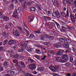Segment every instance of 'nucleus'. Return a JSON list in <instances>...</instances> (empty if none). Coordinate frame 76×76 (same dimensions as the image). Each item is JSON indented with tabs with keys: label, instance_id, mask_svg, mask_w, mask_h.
Segmentation results:
<instances>
[{
	"label": "nucleus",
	"instance_id": "obj_1",
	"mask_svg": "<svg viewBox=\"0 0 76 76\" xmlns=\"http://www.w3.org/2000/svg\"><path fill=\"white\" fill-rule=\"evenodd\" d=\"M24 42L25 43L24 44H18V45H20V46L23 49V50H25V48H26V47H27V44L28 43V41H25Z\"/></svg>",
	"mask_w": 76,
	"mask_h": 76
},
{
	"label": "nucleus",
	"instance_id": "obj_2",
	"mask_svg": "<svg viewBox=\"0 0 76 76\" xmlns=\"http://www.w3.org/2000/svg\"><path fill=\"white\" fill-rule=\"evenodd\" d=\"M12 32L14 35L15 36H16V37H19V32L18 30L13 29L12 30Z\"/></svg>",
	"mask_w": 76,
	"mask_h": 76
},
{
	"label": "nucleus",
	"instance_id": "obj_3",
	"mask_svg": "<svg viewBox=\"0 0 76 76\" xmlns=\"http://www.w3.org/2000/svg\"><path fill=\"white\" fill-rule=\"evenodd\" d=\"M29 67L31 70H35L36 69V65L34 64H32L29 65Z\"/></svg>",
	"mask_w": 76,
	"mask_h": 76
},
{
	"label": "nucleus",
	"instance_id": "obj_4",
	"mask_svg": "<svg viewBox=\"0 0 76 76\" xmlns=\"http://www.w3.org/2000/svg\"><path fill=\"white\" fill-rule=\"evenodd\" d=\"M55 58L56 60V61L57 62H58V63H64V61L63 60H62V59H61V57H56Z\"/></svg>",
	"mask_w": 76,
	"mask_h": 76
},
{
	"label": "nucleus",
	"instance_id": "obj_5",
	"mask_svg": "<svg viewBox=\"0 0 76 76\" xmlns=\"http://www.w3.org/2000/svg\"><path fill=\"white\" fill-rule=\"evenodd\" d=\"M9 35V33L6 31H4L2 33V34L3 37H4L5 38H7V36H8Z\"/></svg>",
	"mask_w": 76,
	"mask_h": 76
},
{
	"label": "nucleus",
	"instance_id": "obj_6",
	"mask_svg": "<svg viewBox=\"0 0 76 76\" xmlns=\"http://www.w3.org/2000/svg\"><path fill=\"white\" fill-rule=\"evenodd\" d=\"M11 56L12 58H22V55H16L15 56L11 55Z\"/></svg>",
	"mask_w": 76,
	"mask_h": 76
},
{
	"label": "nucleus",
	"instance_id": "obj_7",
	"mask_svg": "<svg viewBox=\"0 0 76 76\" xmlns=\"http://www.w3.org/2000/svg\"><path fill=\"white\" fill-rule=\"evenodd\" d=\"M34 18H35V16L32 15L30 16L28 18L29 22V23L31 22L32 21H33V20L34 19Z\"/></svg>",
	"mask_w": 76,
	"mask_h": 76
},
{
	"label": "nucleus",
	"instance_id": "obj_8",
	"mask_svg": "<svg viewBox=\"0 0 76 76\" xmlns=\"http://www.w3.org/2000/svg\"><path fill=\"white\" fill-rule=\"evenodd\" d=\"M15 66L18 70H22V67L20 66V64L19 63H18L15 64Z\"/></svg>",
	"mask_w": 76,
	"mask_h": 76
},
{
	"label": "nucleus",
	"instance_id": "obj_9",
	"mask_svg": "<svg viewBox=\"0 0 76 76\" xmlns=\"http://www.w3.org/2000/svg\"><path fill=\"white\" fill-rule=\"evenodd\" d=\"M63 53H65L64 50L59 49L58 52L56 53L57 56H61L63 55Z\"/></svg>",
	"mask_w": 76,
	"mask_h": 76
},
{
	"label": "nucleus",
	"instance_id": "obj_10",
	"mask_svg": "<svg viewBox=\"0 0 76 76\" xmlns=\"http://www.w3.org/2000/svg\"><path fill=\"white\" fill-rule=\"evenodd\" d=\"M16 44V40H10L8 42V44L10 45H12V44Z\"/></svg>",
	"mask_w": 76,
	"mask_h": 76
},
{
	"label": "nucleus",
	"instance_id": "obj_11",
	"mask_svg": "<svg viewBox=\"0 0 76 76\" xmlns=\"http://www.w3.org/2000/svg\"><path fill=\"white\" fill-rule=\"evenodd\" d=\"M31 3L30 2H28V1H26L24 4V7L25 6H31Z\"/></svg>",
	"mask_w": 76,
	"mask_h": 76
},
{
	"label": "nucleus",
	"instance_id": "obj_12",
	"mask_svg": "<svg viewBox=\"0 0 76 76\" xmlns=\"http://www.w3.org/2000/svg\"><path fill=\"white\" fill-rule=\"evenodd\" d=\"M68 56L66 54L62 56V58L63 59L65 60V61L67 62L68 61V58H67Z\"/></svg>",
	"mask_w": 76,
	"mask_h": 76
},
{
	"label": "nucleus",
	"instance_id": "obj_13",
	"mask_svg": "<svg viewBox=\"0 0 76 76\" xmlns=\"http://www.w3.org/2000/svg\"><path fill=\"white\" fill-rule=\"evenodd\" d=\"M7 73L10 75L12 76H13L15 75V72L12 71H8L7 72Z\"/></svg>",
	"mask_w": 76,
	"mask_h": 76
},
{
	"label": "nucleus",
	"instance_id": "obj_14",
	"mask_svg": "<svg viewBox=\"0 0 76 76\" xmlns=\"http://www.w3.org/2000/svg\"><path fill=\"white\" fill-rule=\"evenodd\" d=\"M44 68L42 67H41L40 68H38L37 69V71H38V72H43V71H44Z\"/></svg>",
	"mask_w": 76,
	"mask_h": 76
},
{
	"label": "nucleus",
	"instance_id": "obj_15",
	"mask_svg": "<svg viewBox=\"0 0 76 76\" xmlns=\"http://www.w3.org/2000/svg\"><path fill=\"white\" fill-rule=\"evenodd\" d=\"M70 18L72 22H75L76 20H75V18L74 16L72 15H71L70 17Z\"/></svg>",
	"mask_w": 76,
	"mask_h": 76
},
{
	"label": "nucleus",
	"instance_id": "obj_16",
	"mask_svg": "<svg viewBox=\"0 0 76 76\" xmlns=\"http://www.w3.org/2000/svg\"><path fill=\"white\" fill-rule=\"evenodd\" d=\"M3 19L4 20L6 21V22H7V21H8V20H10L9 18L7 16L4 17L3 18Z\"/></svg>",
	"mask_w": 76,
	"mask_h": 76
},
{
	"label": "nucleus",
	"instance_id": "obj_17",
	"mask_svg": "<svg viewBox=\"0 0 76 76\" xmlns=\"http://www.w3.org/2000/svg\"><path fill=\"white\" fill-rule=\"evenodd\" d=\"M63 46L64 48H67L68 47H69V45L67 42H65L63 45Z\"/></svg>",
	"mask_w": 76,
	"mask_h": 76
},
{
	"label": "nucleus",
	"instance_id": "obj_18",
	"mask_svg": "<svg viewBox=\"0 0 76 76\" xmlns=\"http://www.w3.org/2000/svg\"><path fill=\"white\" fill-rule=\"evenodd\" d=\"M66 40V38H61L59 39L60 41L62 42H64Z\"/></svg>",
	"mask_w": 76,
	"mask_h": 76
},
{
	"label": "nucleus",
	"instance_id": "obj_19",
	"mask_svg": "<svg viewBox=\"0 0 76 76\" xmlns=\"http://www.w3.org/2000/svg\"><path fill=\"white\" fill-rule=\"evenodd\" d=\"M53 46H54V47H55L58 48L61 47V43H57L56 44L54 45Z\"/></svg>",
	"mask_w": 76,
	"mask_h": 76
},
{
	"label": "nucleus",
	"instance_id": "obj_20",
	"mask_svg": "<svg viewBox=\"0 0 76 76\" xmlns=\"http://www.w3.org/2000/svg\"><path fill=\"white\" fill-rule=\"evenodd\" d=\"M53 24L54 23H52L50 24L49 27L50 29H52L54 28V25H53Z\"/></svg>",
	"mask_w": 76,
	"mask_h": 76
},
{
	"label": "nucleus",
	"instance_id": "obj_21",
	"mask_svg": "<svg viewBox=\"0 0 76 76\" xmlns=\"http://www.w3.org/2000/svg\"><path fill=\"white\" fill-rule=\"evenodd\" d=\"M62 29L61 30V32H64L66 31V28L64 26H62L61 27Z\"/></svg>",
	"mask_w": 76,
	"mask_h": 76
},
{
	"label": "nucleus",
	"instance_id": "obj_22",
	"mask_svg": "<svg viewBox=\"0 0 76 76\" xmlns=\"http://www.w3.org/2000/svg\"><path fill=\"white\" fill-rule=\"evenodd\" d=\"M29 37L30 39H34L35 38L34 35L33 34H30Z\"/></svg>",
	"mask_w": 76,
	"mask_h": 76
},
{
	"label": "nucleus",
	"instance_id": "obj_23",
	"mask_svg": "<svg viewBox=\"0 0 76 76\" xmlns=\"http://www.w3.org/2000/svg\"><path fill=\"white\" fill-rule=\"evenodd\" d=\"M26 50L28 51L29 53H31V52H32V49L30 47L27 48L26 49Z\"/></svg>",
	"mask_w": 76,
	"mask_h": 76
},
{
	"label": "nucleus",
	"instance_id": "obj_24",
	"mask_svg": "<svg viewBox=\"0 0 76 76\" xmlns=\"http://www.w3.org/2000/svg\"><path fill=\"white\" fill-rule=\"evenodd\" d=\"M20 63L21 64V66L22 67H23V68H25V67L26 65H25V64H24L23 62L22 61H21L20 62Z\"/></svg>",
	"mask_w": 76,
	"mask_h": 76
},
{
	"label": "nucleus",
	"instance_id": "obj_25",
	"mask_svg": "<svg viewBox=\"0 0 76 76\" xmlns=\"http://www.w3.org/2000/svg\"><path fill=\"white\" fill-rule=\"evenodd\" d=\"M54 23H56L58 28L59 29L61 27L60 26V24H59L58 23H57V22H56V21H55Z\"/></svg>",
	"mask_w": 76,
	"mask_h": 76
},
{
	"label": "nucleus",
	"instance_id": "obj_26",
	"mask_svg": "<svg viewBox=\"0 0 76 76\" xmlns=\"http://www.w3.org/2000/svg\"><path fill=\"white\" fill-rule=\"evenodd\" d=\"M65 65L66 66H68V67H70L72 65V64H70L69 62H67L65 64Z\"/></svg>",
	"mask_w": 76,
	"mask_h": 76
},
{
	"label": "nucleus",
	"instance_id": "obj_27",
	"mask_svg": "<svg viewBox=\"0 0 76 76\" xmlns=\"http://www.w3.org/2000/svg\"><path fill=\"white\" fill-rule=\"evenodd\" d=\"M4 26H5V28L6 29H9V26H8V25L7 24V23L4 24Z\"/></svg>",
	"mask_w": 76,
	"mask_h": 76
},
{
	"label": "nucleus",
	"instance_id": "obj_28",
	"mask_svg": "<svg viewBox=\"0 0 76 76\" xmlns=\"http://www.w3.org/2000/svg\"><path fill=\"white\" fill-rule=\"evenodd\" d=\"M17 28H18V29H19V30H20V31H21V32H23V31L22 30V28L21 27L19 26H17Z\"/></svg>",
	"mask_w": 76,
	"mask_h": 76
},
{
	"label": "nucleus",
	"instance_id": "obj_29",
	"mask_svg": "<svg viewBox=\"0 0 76 76\" xmlns=\"http://www.w3.org/2000/svg\"><path fill=\"white\" fill-rule=\"evenodd\" d=\"M61 14L63 17H64V18H66L67 16V15H66V14L65 13H64V12H61Z\"/></svg>",
	"mask_w": 76,
	"mask_h": 76
},
{
	"label": "nucleus",
	"instance_id": "obj_30",
	"mask_svg": "<svg viewBox=\"0 0 76 76\" xmlns=\"http://www.w3.org/2000/svg\"><path fill=\"white\" fill-rule=\"evenodd\" d=\"M35 52L37 54H41V51L38 49H36L35 50Z\"/></svg>",
	"mask_w": 76,
	"mask_h": 76
},
{
	"label": "nucleus",
	"instance_id": "obj_31",
	"mask_svg": "<svg viewBox=\"0 0 76 76\" xmlns=\"http://www.w3.org/2000/svg\"><path fill=\"white\" fill-rule=\"evenodd\" d=\"M39 38L40 39H41V40L43 41H44V36H43L40 35V36H39Z\"/></svg>",
	"mask_w": 76,
	"mask_h": 76
},
{
	"label": "nucleus",
	"instance_id": "obj_32",
	"mask_svg": "<svg viewBox=\"0 0 76 76\" xmlns=\"http://www.w3.org/2000/svg\"><path fill=\"white\" fill-rule=\"evenodd\" d=\"M17 10L18 12H21L22 11H23V8H22V7H20L18 8Z\"/></svg>",
	"mask_w": 76,
	"mask_h": 76
},
{
	"label": "nucleus",
	"instance_id": "obj_33",
	"mask_svg": "<svg viewBox=\"0 0 76 76\" xmlns=\"http://www.w3.org/2000/svg\"><path fill=\"white\" fill-rule=\"evenodd\" d=\"M58 68H59V66L58 65L56 66H54V69H55L57 70V71H58Z\"/></svg>",
	"mask_w": 76,
	"mask_h": 76
},
{
	"label": "nucleus",
	"instance_id": "obj_34",
	"mask_svg": "<svg viewBox=\"0 0 76 76\" xmlns=\"http://www.w3.org/2000/svg\"><path fill=\"white\" fill-rule=\"evenodd\" d=\"M50 69L52 70V71H53L54 70V66L53 65H51L50 66L49 68Z\"/></svg>",
	"mask_w": 76,
	"mask_h": 76
},
{
	"label": "nucleus",
	"instance_id": "obj_35",
	"mask_svg": "<svg viewBox=\"0 0 76 76\" xmlns=\"http://www.w3.org/2000/svg\"><path fill=\"white\" fill-rule=\"evenodd\" d=\"M13 18H19V16L17 14H15L14 15L13 14Z\"/></svg>",
	"mask_w": 76,
	"mask_h": 76
},
{
	"label": "nucleus",
	"instance_id": "obj_36",
	"mask_svg": "<svg viewBox=\"0 0 76 76\" xmlns=\"http://www.w3.org/2000/svg\"><path fill=\"white\" fill-rule=\"evenodd\" d=\"M9 26L11 28H12V27H13V24L12 23L10 22L9 23Z\"/></svg>",
	"mask_w": 76,
	"mask_h": 76
},
{
	"label": "nucleus",
	"instance_id": "obj_37",
	"mask_svg": "<svg viewBox=\"0 0 76 76\" xmlns=\"http://www.w3.org/2000/svg\"><path fill=\"white\" fill-rule=\"evenodd\" d=\"M69 60H70V62H71V63H73V58L72 57H70Z\"/></svg>",
	"mask_w": 76,
	"mask_h": 76
},
{
	"label": "nucleus",
	"instance_id": "obj_38",
	"mask_svg": "<svg viewBox=\"0 0 76 76\" xmlns=\"http://www.w3.org/2000/svg\"><path fill=\"white\" fill-rule=\"evenodd\" d=\"M28 61L31 63H33V62H34V60L31 58L28 59Z\"/></svg>",
	"mask_w": 76,
	"mask_h": 76
},
{
	"label": "nucleus",
	"instance_id": "obj_39",
	"mask_svg": "<svg viewBox=\"0 0 76 76\" xmlns=\"http://www.w3.org/2000/svg\"><path fill=\"white\" fill-rule=\"evenodd\" d=\"M66 41L69 44H70V43H71V40L69 39H66Z\"/></svg>",
	"mask_w": 76,
	"mask_h": 76
},
{
	"label": "nucleus",
	"instance_id": "obj_40",
	"mask_svg": "<svg viewBox=\"0 0 76 76\" xmlns=\"http://www.w3.org/2000/svg\"><path fill=\"white\" fill-rule=\"evenodd\" d=\"M66 3L72 5V3L71 1H70V0H66Z\"/></svg>",
	"mask_w": 76,
	"mask_h": 76
},
{
	"label": "nucleus",
	"instance_id": "obj_41",
	"mask_svg": "<svg viewBox=\"0 0 76 76\" xmlns=\"http://www.w3.org/2000/svg\"><path fill=\"white\" fill-rule=\"evenodd\" d=\"M23 28H27V26H26V24H25V23H24L23 24Z\"/></svg>",
	"mask_w": 76,
	"mask_h": 76
},
{
	"label": "nucleus",
	"instance_id": "obj_42",
	"mask_svg": "<svg viewBox=\"0 0 76 76\" xmlns=\"http://www.w3.org/2000/svg\"><path fill=\"white\" fill-rule=\"evenodd\" d=\"M23 51V50L22 49H19L17 50L18 52L19 53H22Z\"/></svg>",
	"mask_w": 76,
	"mask_h": 76
},
{
	"label": "nucleus",
	"instance_id": "obj_43",
	"mask_svg": "<svg viewBox=\"0 0 76 76\" xmlns=\"http://www.w3.org/2000/svg\"><path fill=\"white\" fill-rule=\"evenodd\" d=\"M52 16L53 17H55L56 16V12H53L52 14Z\"/></svg>",
	"mask_w": 76,
	"mask_h": 76
},
{
	"label": "nucleus",
	"instance_id": "obj_44",
	"mask_svg": "<svg viewBox=\"0 0 76 76\" xmlns=\"http://www.w3.org/2000/svg\"><path fill=\"white\" fill-rule=\"evenodd\" d=\"M66 16L67 17H69V10H67V11H66Z\"/></svg>",
	"mask_w": 76,
	"mask_h": 76
},
{
	"label": "nucleus",
	"instance_id": "obj_45",
	"mask_svg": "<svg viewBox=\"0 0 76 76\" xmlns=\"http://www.w3.org/2000/svg\"><path fill=\"white\" fill-rule=\"evenodd\" d=\"M30 9L31 10V11H33V12H34V11L35 10V8L34 7H32L31 8H30Z\"/></svg>",
	"mask_w": 76,
	"mask_h": 76
},
{
	"label": "nucleus",
	"instance_id": "obj_46",
	"mask_svg": "<svg viewBox=\"0 0 76 76\" xmlns=\"http://www.w3.org/2000/svg\"><path fill=\"white\" fill-rule=\"evenodd\" d=\"M8 42V40H7V39L5 40L4 41V42L3 45H5L6 44V43H7V42Z\"/></svg>",
	"mask_w": 76,
	"mask_h": 76
},
{
	"label": "nucleus",
	"instance_id": "obj_47",
	"mask_svg": "<svg viewBox=\"0 0 76 76\" xmlns=\"http://www.w3.org/2000/svg\"><path fill=\"white\" fill-rule=\"evenodd\" d=\"M26 76H33V75L29 73H26Z\"/></svg>",
	"mask_w": 76,
	"mask_h": 76
},
{
	"label": "nucleus",
	"instance_id": "obj_48",
	"mask_svg": "<svg viewBox=\"0 0 76 76\" xmlns=\"http://www.w3.org/2000/svg\"><path fill=\"white\" fill-rule=\"evenodd\" d=\"M35 7H37V9H40V7H39V5H38L37 4H36L35 5Z\"/></svg>",
	"mask_w": 76,
	"mask_h": 76
},
{
	"label": "nucleus",
	"instance_id": "obj_49",
	"mask_svg": "<svg viewBox=\"0 0 76 76\" xmlns=\"http://www.w3.org/2000/svg\"><path fill=\"white\" fill-rule=\"evenodd\" d=\"M50 53L53 55H54L55 54V51L54 50H52L50 52Z\"/></svg>",
	"mask_w": 76,
	"mask_h": 76
},
{
	"label": "nucleus",
	"instance_id": "obj_50",
	"mask_svg": "<svg viewBox=\"0 0 76 76\" xmlns=\"http://www.w3.org/2000/svg\"><path fill=\"white\" fill-rule=\"evenodd\" d=\"M2 13V12H0V18H2V17L3 16V14L1 13Z\"/></svg>",
	"mask_w": 76,
	"mask_h": 76
},
{
	"label": "nucleus",
	"instance_id": "obj_51",
	"mask_svg": "<svg viewBox=\"0 0 76 76\" xmlns=\"http://www.w3.org/2000/svg\"><path fill=\"white\" fill-rule=\"evenodd\" d=\"M34 32L36 33V34H40V31L38 30L37 31H34Z\"/></svg>",
	"mask_w": 76,
	"mask_h": 76
},
{
	"label": "nucleus",
	"instance_id": "obj_52",
	"mask_svg": "<svg viewBox=\"0 0 76 76\" xmlns=\"http://www.w3.org/2000/svg\"><path fill=\"white\" fill-rule=\"evenodd\" d=\"M23 29L24 31H25V32H26V34H27V33H28V32H29L28 30H27V29H26V28H23Z\"/></svg>",
	"mask_w": 76,
	"mask_h": 76
},
{
	"label": "nucleus",
	"instance_id": "obj_53",
	"mask_svg": "<svg viewBox=\"0 0 76 76\" xmlns=\"http://www.w3.org/2000/svg\"><path fill=\"white\" fill-rule=\"evenodd\" d=\"M61 25L62 26H64L65 25V23L64 22H61L60 23Z\"/></svg>",
	"mask_w": 76,
	"mask_h": 76
},
{
	"label": "nucleus",
	"instance_id": "obj_54",
	"mask_svg": "<svg viewBox=\"0 0 76 76\" xmlns=\"http://www.w3.org/2000/svg\"><path fill=\"white\" fill-rule=\"evenodd\" d=\"M65 75L66 76H71V74L70 73H67L65 74Z\"/></svg>",
	"mask_w": 76,
	"mask_h": 76
},
{
	"label": "nucleus",
	"instance_id": "obj_55",
	"mask_svg": "<svg viewBox=\"0 0 76 76\" xmlns=\"http://www.w3.org/2000/svg\"><path fill=\"white\" fill-rule=\"evenodd\" d=\"M55 14L56 15H57L58 14H59L60 13H59V12H58V11H56L55 12Z\"/></svg>",
	"mask_w": 76,
	"mask_h": 76
},
{
	"label": "nucleus",
	"instance_id": "obj_56",
	"mask_svg": "<svg viewBox=\"0 0 76 76\" xmlns=\"http://www.w3.org/2000/svg\"><path fill=\"white\" fill-rule=\"evenodd\" d=\"M34 57H36V58H37L38 60H39V56L35 55Z\"/></svg>",
	"mask_w": 76,
	"mask_h": 76
},
{
	"label": "nucleus",
	"instance_id": "obj_57",
	"mask_svg": "<svg viewBox=\"0 0 76 76\" xmlns=\"http://www.w3.org/2000/svg\"><path fill=\"white\" fill-rule=\"evenodd\" d=\"M10 7L11 9H13L14 7V6H13V4H11Z\"/></svg>",
	"mask_w": 76,
	"mask_h": 76
},
{
	"label": "nucleus",
	"instance_id": "obj_58",
	"mask_svg": "<svg viewBox=\"0 0 76 76\" xmlns=\"http://www.w3.org/2000/svg\"><path fill=\"white\" fill-rule=\"evenodd\" d=\"M56 16L58 18H60V14H58L56 15Z\"/></svg>",
	"mask_w": 76,
	"mask_h": 76
},
{
	"label": "nucleus",
	"instance_id": "obj_59",
	"mask_svg": "<svg viewBox=\"0 0 76 76\" xmlns=\"http://www.w3.org/2000/svg\"><path fill=\"white\" fill-rule=\"evenodd\" d=\"M72 5H73V4H75V6H76V0H75L74 2V3L73 2H72Z\"/></svg>",
	"mask_w": 76,
	"mask_h": 76
},
{
	"label": "nucleus",
	"instance_id": "obj_60",
	"mask_svg": "<svg viewBox=\"0 0 76 76\" xmlns=\"http://www.w3.org/2000/svg\"><path fill=\"white\" fill-rule=\"evenodd\" d=\"M4 65L5 67H7V64L6 62H5L4 64Z\"/></svg>",
	"mask_w": 76,
	"mask_h": 76
},
{
	"label": "nucleus",
	"instance_id": "obj_61",
	"mask_svg": "<svg viewBox=\"0 0 76 76\" xmlns=\"http://www.w3.org/2000/svg\"><path fill=\"white\" fill-rule=\"evenodd\" d=\"M13 52H11L10 53V57H12L11 56H15V55H13Z\"/></svg>",
	"mask_w": 76,
	"mask_h": 76
},
{
	"label": "nucleus",
	"instance_id": "obj_62",
	"mask_svg": "<svg viewBox=\"0 0 76 76\" xmlns=\"http://www.w3.org/2000/svg\"><path fill=\"white\" fill-rule=\"evenodd\" d=\"M33 74H34V75H37V73H38L36 71H34L33 72Z\"/></svg>",
	"mask_w": 76,
	"mask_h": 76
},
{
	"label": "nucleus",
	"instance_id": "obj_63",
	"mask_svg": "<svg viewBox=\"0 0 76 76\" xmlns=\"http://www.w3.org/2000/svg\"><path fill=\"white\" fill-rule=\"evenodd\" d=\"M53 75L54 76H60V75H59L57 74H53Z\"/></svg>",
	"mask_w": 76,
	"mask_h": 76
},
{
	"label": "nucleus",
	"instance_id": "obj_64",
	"mask_svg": "<svg viewBox=\"0 0 76 76\" xmlns=\"http://www.w3.org/2000/svg\"><path fill=\"white\" fill-rule=\"evenodd\" d=\"M45 25L46 26H48L50 25V24H49V23H45Z\"/></svg>",
	"mask_w": 76,
	"mask_h": 76
}]
</instances>
